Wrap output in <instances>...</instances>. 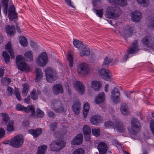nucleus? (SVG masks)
<instances>
[{"mask_svg":"<svg viewBox=\"0 0 154 154\" xmlns=\"http://www.w3.org/2000/svg\"><path fill=\"white\" fill-rule=\"evenodd\" d=\"M48 116L50 118H54L55 116V114L54 112L51 111H49L48 113Z\"/></svg>","mask_w":154,"mask_h":154,"instance_id":"obj_63","label":"nucleus"},{"mask_svg":"<svg viewBox=\"0 0 154 154\" xmlns=\"http://www.w3.org/2000/svg\"><path fill=\"white\" fill-rule=\"evenodd\" d=\"M84 152V149L82 148H79L75 150L73 154H83Z\"/></svg>","mask_w":154,"mask_h":154,"instance_id":"obj_54","label":"nucleus"},{"mask_svg":"<svg viewBox=\"0 0 154 154\" xmlns=\"http://www.w3.org/2000/svg\"><path fill=\"white\" fill-rule=\"evenodd\" d=\"M4 66H1L0 69V78L2 77L4 75Z\"/></svg>","mask_w":154,"mask_h":154,"instance_id":"obj_64","label":"nucleus"},{"mask_svg":"<svg viewBox=\"0 0 154 154\" xmlns=\"http://www.w3.org/2000/svg\"><path fill=\"white\" fill-rule=\"evenodd\" d=\"M6 30L8 35H13L15 32V27L14 25H12L10 27V25H7L6 27Z\"/></svg>","mask_w":154,"mask_h":154,"instance_id":"obj_27","label":"nucleus"},{"mask_svg":"<svg viewBox=\"0 0 154 154\" xmlns=\"http://www.w3.org/2000/svg\"><path fill=\"white\" fill-rule=\"evenodd\" d=\"M23 88L22 93L24 97H25L27 95L29 86L28 84L26 83L23 84Z\"/></svg>","mask_w":154,"mask_h":154,"instance_id":"obj_33","label":"nucleus"},{"mask_svg":"<svg viewBox=\"0 0 154 154\" xmlns=\"http://www.w3.org/2000/svg\"><path fill=\"white\" fill-rule=\"evenodd\" d=\"M47 149V147L45 145L41 146L38 147L37 154H45Z\"/></svg>","mask_w":154,"mask_h":154,"instance_id":"obj_32","label":"nucleus"},{"mask_svg":"<svg viewBox=\"0 0 154 154\" xmlns=\"http://www.w3.org/2000/svg\"><path fill=\"white\" fill-rule=\"evenodd\" d=\"M27 110V112H29L30 111H31V115L33 116H34L35 110L34 106L33 105L28 106Z\"/></svg>","mask_w":154,"mask_h":154,"instance_id":"obj_47","label":"nucleus"},{"mask_svg":"<svg viewBox=\"0 0 154 154\" xmlns=\"http://www.w3.org/2000/svg\"><path fill=\"white\" fill-rule=\"evenodd\" d=\"M15 12V8L13 5H11L8 9V13Z\"/></svg>","mask_w":154,"mask_h":154,"instance_id":"obj_61","label":"nucleus"},{"mask_svg":"<svg viewBox=\"0 0 154 154\" xmlns=\"http://www.w3.org/2000/svg\"><path fill=\"white\" fill-rule=\"evenodd\" d=\"M143 44L154 51V38L149 35H146L142 40Z\"/></svg>","mask_w":154,"mask_h":154,"instance_id":"obj_8","label":"nucleus"},{"mask_svg":"<svg viewBox=\"0 0 154 154\" xmlns=\"http://www.w3.org/2000/svg\"><path fill=\"white\" fill-rule=\"evenodd\" d=\"M36 74L35 80L36 82H39L42 77V72L41 69L38 68H36L35 69Z\"/></svg>","mask_w":154,"mask_h":154,"instance_id":"obj_28","label":"nucleus"},{"mask_svg":"<svg viewBox=\"0 0 154 154\" xmlns=\"http://www.w3.org/2000/svg\"><path fill=\"white\" fill-rule=\"evenodd\" d=\"M83 134H91V129L89 126L87 125H85L83 128Z\"/></svg>","mask_w":154,"mask_h":154,"instance_id":"obj_45","label":"nucleus"},{"mask_svg":"<svg viewBox=\"0 0 154 154\" xmlns=\"http://www.w3.org/2000/svg\"><path fill=\"white\" fill-rule=\"evenodd\" d=\"M92 132L93 134L96 137L99 136L100 134V131L98 129H92Z\"/></svg>","mask_w":154,"mask_h":154,"instance_id":"obj_49","label":"nucleus"},{"mask_svg":"<svg viewBox=\"0 0 154 154\" xmlns=\"http://www.w3.org/2000/svg\"><path fill=\"white\" fill-rule=\"evenodd\" d=\"M13 89L11 87L8 86L7 89L8 94L9 96H11L13 94Z\"/></svg>","mask_w":154,"mask_h":154,"instance_id":"obj_57","label":"nucleus"},{"mask_svg":"<svg viewBox=\"0 0 154 154\" xmlns=\"http://www.w3.org/2000/svg\"><path fill=\"white\" fill-rule=\"evenodd\" d=\"M120 110L122 113L124 115H126L128 111L127 110V106L125 103H122L121 105Z\"/></svg>","mask_w":154,"mask_h":154,"instance_id":"obj_37","label":"nucleus"},{"mask_svg":"<svg viewBox=\"0 0 154 154\" xmlns=\"http://www.w3.org/2000/svg\"><path fill=\"white\" fill-rule=\"evenodd\" d=\"M137 40H134L132 43L130 48L127 50L129 54H134L137 53L139 51L138 46L137 45Z\"/></svg>","mask_w":154,"mask_h":154,"instance_id":"obj_12","label":"nucleus"},{"mask_svg":"<svg viewBox=\"0 0 154 154\" xmlns=\"http://www.w3.org/2000/svg\"><path fill=\"white\" fill-rule=\"evenodd\" d=\"M57 123L55 122L51 124L49 127L50 130L52 131H54L55 128L57 127Z\"/></svg>","mask_w":154,"mask_h":154,"instance_id":"obj_56","label":"nucleus"},{"mask_svg":"<svg viewBox=\"0 0 154 154\" xmlns=\"http://www.w3.org/2000/svg\"><path fill=\"white\" fill-rule=\"evenodd\" d=\"M93 11L100 17H101L103 15V9H100L99 10H97L95 8H93Z\"/></svg>","mask_w":154,"mask_h":154,"instance_id":"obj_41","label":"nucleus"},{"mask_svg":"<svg viewBox=\"0 0 154 154\" xmlns=\"http://www.w3.org/2000/svg\"><path fill=\"white\" fill-rule=\"evenodd\" d=\"M81 48H82V49H79L78 50L81 56H88L89 54L90 51L88 45H84V47Z\"/></svg>","mask_w":154,"mask_h":154,"instance_id":"obj_18","label":"nucleus"},{"mask_svg":"<svg viewBox=\"0 0 154 154\" xmlns=\"http://www.w3.org/2000/svg\"><path fill=\"white\" fill-rule=\"evenodd\" d=\"M97 149L101 154H104L107 150V145L103 142H100L98 144Z\"/></svg>","mask_w":154,"mask_h":154,"instance_id":"obj_17","label":"nucleus"},{"mask_svg":"<svg viewBox=\"0 0 154 154\" xmlns=\"http://www.w3.org/2000/svg\"><path fill=\"white\" fill-rule=\"evenodd\" d=\"M53 91L54 93L56 95H58L59 93L62 94L63 92V88L60 84L55 85L53 86Z\"/></svg>","mask_w":154,"mask_h":154,"instance_id":"obj_22","label":"nucleus"},{"mask_svg":"<svg viewBox=\"0 0 154 154\" xmlns=\"http://www.w3.org/2000/svg\"><path fill=\"white\" fill-rule=\"evenodd\" d=\"M111 98L115 103H118L120 101V93L119 90L116 88H114L112 90Z\"/></svg>","mask_w":154,"mask_h":154,"instance_id":"obj_11","label":"nucleus"},{"mask_svg":"<svg viewBox=\"0 0 154 154\" xmlns=\"http://www.w3.org/2000/svg\"><path fill=\"white\" fill-rule=\"evenodd\" d=\"M10 142V145L14 148H18L21 146L23 142V138L21 134H18L12 138Z\"/></svg>","mask_w":154,"mask_h":154,"instance_id":"obj_7","label":"nucleus"},{"mask_svg":"<svg viewBox=\"0 0 154 154\" xmlns=\"http://www.w3.org/2000/svg\"><path fill=\"white\" fill-rule=\"evenodd\" d=\"M124 30L127 32V36L128 37H130L133 32L132 29L131 27L129 25H127L125 27Z\"/></svg>","mask_w":154,"mask_h":154,"instance_id":"obj_42","label":"nucleus"},{"mask_svg":"<svg viewBox=\"0 0 154 154\" xmlns=\"http://www.w3.org/2000/svg\"><path fill=\"white\" fill-rule=\"evenodd\" d=\"M67 59L69 61V65L70 67L73 66V58L71 54H69L67 56Z\"/></svg>","mask_w":154,"mask_h":154,"instance_id":"obj_53","label":"nucleus"},{"mask_svg":"<svg viewBox=\"0 0 154 154\" xmlns=\"http://www.w3.org/2000/svg\"><path fill=\"white\" fill-rule=\"evenodd\" d=\"M64 108L62 106H59L57 109H54V111L57 112H61L63 111Z\"/></svg>","mask_w":154,"mask_h":154,"instance_id":"obj_59","label":"nucleus"},{"mask_svg":"<svg viewBox=\"0 0 154 154\" xmlns=\"http://www.w3.org/2000/svg\"><path fill=\"white\" fill-rule=\"evenodd\" d=\"M74 87L79 94L82 95L84 94L85 87L82 82L79 81H76Z\"/></svg>","mask_w":154,"mask_h":154,"instance_id":"obj_15","label":"nucleus"},{"mask_svg":"<svg viewBox=\"0 0 154 154\" xmlns=\"http://www.w3.org/2000/svg\"><path fill=\"white\" fill-rule=\"evenodd\" d=\"M9 0H2V5L3 9V12L4 14L6 15L7 13L8 8Z\"/></svg>","mask_w":154,"mask_h":154,"instance_id":"obj_29","label":"nucleus"},{"mask_svg":"<svg viewBox=\"0 0 154 154\" xmlns=\"http://www.w3.org/2000/svg\"><path fill=\"white\" fill-rule=\"evenodd\" d=\"M89 108L90 106L88 103H86L84 104L83 107V113L84 117L85 118H86L87 117Z\"/></svg>","mask_w":154,"mask_h":154,"instance_id":"obj_31","label":"nucleus"},{"mask_svg":"<svg viewBox=\"0 0 154 154\" xmlns=\"http://www.w3.org/2000/svg\"><path fill=\"white\" fill-rule=\"evenodd\" d=\"M14 94L16 96V97L17 100L19 101L20 100L21 97L20 94L19 93V90L18 88H15V91L14 92Z\"/></svg>","mask_w":154,"mask_h":154,"instance_id":"obj_52","label":"nucleus"},{"mask_svg":"<svg viewBox=\"0 0 154 154\" xmlns=\"http://www.w3.org/2000/svg\"><path fill=\"white\" fill-rule=\"evenodd\" d=\"M7 131H11L14 129L13 123L12 122H10L7 125Z\"/></svg>","mask_w":154,"mask_h":154,"instance_id":"obj_50","label":"nucleus"},{"mask_svg":"<svg viewBox=\"0 0 154 154\" xmlns=\"http://www.w3.org/2000/svg\"><path fill=\"white\" fill-rule=\"evenodd\" d=\"M36 116L37 117H42L44 116V112L42 110H41L39 108H38L36 110Z\"/></svg>","mask_w":154,"mask_h":154,"instance_id":"obj_46","label":"nucleus"},{"mask_svg":"<svg viewBox=\"0 0 154 154\" xmlns=\"http://www.w3.org/2000/svg\"><path fill=\"white\" fill-rule=\"evenodd\" d=\"M100 76L106 81L111 80V74L109 70L106 69H101L98 71Z\"/></svg>","mask_w":154,"mask_h":154,"instance_id":"obj_10","label":"nucleus"},{"mask_svg":"<svg viewBox=\"0 0 154 154\" xmlns=\"http://www.w3.org/2000/svg\"><path fill=\"white\" fill-rule=\"evenodd\" d=\"M8 16L10 20H12L17 17V14L15 12L8 13Z\"/></svg>","mask_w":154,"mask_h":154,"instance_id":"obj_51","label":"nucleus"},{"mask_svg":"<svg viewBox=\"0 0 154 154\" xmlns=\"http://www.w3.org/2000/svg\"><path fill=\"white\" fill-rule=\"evenodd\" d=\"M5 133V130L3 128H0V139L4 136Z\"/></svg>","mask_w":154,"mask_h":154,"instance_id":"obj_62","label":"nucleus"},{"mask_svg":"<svg viewBox=\"0 0 154 154\" xmlns=\"http://www.w3.org/2000/svg\"><path fill=\"white\" fill-rule=\"evenodd\" d=\"M108 1L110 3L120 5L121 7L125 6L127 5L126 0H108Z\"/></svg>","mask_w":154,"mask_h":154,"instance_id":"obj_20","label":"nucleus"},{"mask_svg":"<svg viewBox=\"0 0 154 154\" xmlns=\"http://www.w3.org/2000/svg\"><path fill=\"white\" fill-rule=\"evenodd\" d=\"M28 106L27 107H24L22 105L19 104L16 105V109L18 111H22L24 112H27Z\"/></svg>","mask_w":154,"mask_h":154,"instance_id":"obj_36","label":"nucleus"},{"mask_svg":"<svg viewBox=\"0 0 154 154\" xmlns=\"http://www.w3.org/2000/svg\"><path fill=\"white\" fill-rule=\"evenodd\" d=\"M104 100V94L102 92L99 94L95 99V103L97 104L103 103Z\"/></svg>","mask_w":154,"mask_h":154,"instance_id":"obj_25","label":"nucleus"},{"mask_svg":"<svg viewBox=\"0 0 154 154\" xmlns=\"http://www.w3.org/2000/svg\"><path fill=\"white\" fill-rule=\"evenodd\" d=\"M77 69L78 72L80 73L79 70L82 71L83 73L87 75L89 69V66L87 63L85 62L81 63L78 66Z\"/></svg>","mask_w":154,"mask_h":154,"instance_id":"obj_14","label":"nucleus"},{"mask_svg":"<svg viewBox=\"0 0 154 154\" xmlns=\"http://www.w3.org/2000/svg\"><path fill=\"white\" fill-rule=\"evenodd\" d=\"M24 56L26 59L32 60L33 57L32 52L31 51H28L24 54Z\"/></svg>","mask_w":154,"mask_h":154,"instance_id":"obj_38","label":"nucleus"},{"mask_svg":"<svg viewBox=\"0 0 154 154\" xmlns=\"http://www.w3.org/2000/svg\"><path fill=\"white\" fill-rule=\"evenodd\" d=\"M150 127L153 135H154V121H151L150 123Z\"/></svg>","mask_w":154,"mask_h":154,"instance_id":"obj_58","label":"nucleus"},{"mask_svg":"<svg viewBox=\"0 0 154 154\" xmlns=\"http://www.w3.org/2000/svg\"><path fill=\"white\" fill-rule=\"evenodd\" d=\"M91 134H84L85 139L86 141L88 142L90 139Z\"/></svg>","mask_w":154,"mask_h":154,"instance_id":"obj_60","label":"nucleus"},{"mask_svg":"<svg viewBox=\"0 0 154 154\" xmlns=\"http://www.w3.org/2000/svg\"><path fill=\"white\" fill-rule=\"evenodd\" d=\"M121 11L120 9L118 7L109 6L106 9V16L107 18L116 19L119 17V12Z\"/></svg>","mask_w":154,"mask_h":154,"instance_id":"obj_3","label":"nucleus"},{"mask_svg":"<svg viewBox=\"0 0 154 154\" xmlns=\"http://www.w3.org/2000/svg\"><path fill=\"white\" fill-rule=\"evenodd\" d=\"M73 111L76 114H78L80 112L81 104L79 100L76 101L72 106Z\"/></svg>","mask_w":154,"mask_h":154,"instance_id":"obj_21","label":"nucleus"},{"mask_svg":"<svg viewBox=\"0 0 154 154\" xmlns=\"http://www.w3.org/2000/svg\"><path fill=\"white\" fill-rule=\"evenodd\" d=\"M60 132H57L54 134L56 139L51 142L50 144V149L51 151H58L63 148L66 145V143L62 140V137L64 134Z\"/></svg>","mask_w":154,"mask_h":154,"instance_id":"obj_1","label":"nucleus"},{"mask_svg":"<svg viewBox=\"0 0 154 154\" xmlns=\"http://www.w3.org/2000/svg\"><path fill=\"white\" fill-rule=\"evenodd\" d=\"M116 123V126L115 124L110 121L106 122L104 123V125L106 127L112 128L114 129L116 128L117 130L120 133L124 132L125 128L123 122L117 121Z\"/></svg>","mask_w":154,"mask_h":154,"instance_id":"obj_5","label":"nucleus"},{"mask_svg":"<svg viewBox=\"0 0 154 154\" xmlns=\"http://www.w3.org/2000/svg\"><path fill=\"white\" fill-rule=\"evenodd\" d=\"M1 81L2 85L4 86H6L8 85L11 82L10 79L6 77L2 78Z\"/></svg>","mask_w":154,"mask_h":154,"instance_id":"obj_44","label":"nucleus"},{"mask_svg":"<svg viewBox=\"0 0 154 154\" xmlns=\"http://www.w3.org/2000/svg\"><path fill=\"white\" fill-rule=\"evenodd\" d=\"M131 129L128 128V131L131 134L134 136V137H132L133 138L140 140L141 138L138 131H140L141 125L138 119L133 118L131 120Z\"/></svg>","mask_w":154,"mask_h":154,"instance_id":"obj_2","label":"nucleus"},{"mask_svg":"<svg viewBox=\"0 0 154 154\" xmlns=\"http://www.w3.org/2000/svg\"><path fill=\"white\" fill-rule=\"evenodd\" d=\"M1 114L3 119V123L5 125L9 120V116L5 113H1Z\"/></svg>","mask_w":154,"mask_h":154,"instance_id":"obj_39","label":"nucleus"},{"mask_svg":"<svg viewBox=\"0 0 154 154\" xmlns=\"http://www.w3.org/2000/svg\"><path fill=\"white\" fill-rule=\"evenodd\" d=\"M45 74L47 81L50 82H52L57 79L56 72L50 67L45 70Z\"/></svg>","mask_w":154,"mask_h":154,"instance_id":"obj_6","label":"nucleus"},{"mask_svg":"<svg viewBox=\"0 0 154 154\" xmlns=\"http://www.w3.org/2000/svg\"><path fill=\"white\" fill-rule=\"evenodd\" d=\"M101 117L98 115H95L92 116L90 119L91 123L94 125H97L101 122Z\"/></svg>","mask_w":154,"mask_h":154,"instance_id":"obj_19","label":"nucleus"},{"mask_svg":"<svg viewBox=\"0 0 154 154\" xmlns=\"http://www.w3.org/2000/svg\"><path fill=\"white\" fill-rule=\"evenodd\" d=\"M73 43L74 46L76 48H81L84 47V45L82 42L79 40L74 39Z\"/></svg>","mask_w":154,"mask_h":154,"instance_id":"obj_30","label":"nucleus"},{"mask_svg":"<svg viewBox=\"0 0 154 154\" xmlns=\"http://www.w3.org/2000/svg\"><path fill=\"white\" fill-rule=\"evenodd\" d=\"M112 61V59L109 58L108 57H106L103 62V67L105 66H108L109 65H111V63Z\"/></svg>","mask_w":154,"mask_h":154,"instance_id":"obj_35","label":"nucleus"},{"mask_svg":"<svg viewBox=\"0 0 154 154\" xmlns=\"http://www.w3.org/2000/svg\"><path fill=\"white\" fill-rule=\"evenodd\" d=\"M137 2L140 5L144 7H147L149 5V0H137Z\"/></svg>","mask_w":154,"mask_h":154,"instance_id":"obj_40","label":"nucleus"},{"mask_svg":"<svg viewBox=\"0 0 154 154\" xmlns=\"http://www.w3.org/2000/svg\"><path fill=\"white\" fill-rule=\"evenodd\" d=\"M19 42L23 47H26L28 45V43L26 38L24 36H20L19 39Z\"/></svg>","mask_w":154,"mask_h":154,"instance_id":"obj_34","label":"nucleus"},{"mask_svg":"<svg viewBox=\"0 0 154 154\" xmlns=\"http://www.w3.org/2000/svg\"><path fill=\"white\" fill-rule=\"evenodd\" d=\"M42 131L41 128H37L35 130L29 129L28 131V133L32 135L34 137H37L41 134Z\"/></svg>","mask_w":154,"mask_h":154,"instance_id":"obj_24","label":"nucleus"},{"mask_svg":"<svg viewBox=\"0 0 154 154\" xmlns=\"http://www.w3.org/2000/svg\"><path fill=\"white\" fill-rule=\"evenodd\" d=\"M83 140V136L82 134H80L76 135V136L72 140L71 142L72 145H80L82 143Z\"/></svg>","mask_w":154,"mask_h":154,"instance_id":"obj_16","label":"nucleus"},{"mask_svg":"<svg viewBox=\"0 0 154 154\" xmlns=\"http://www.w3.org/2000/svg\"><path fill=\"white\" fill-rule=\"evenodd\" d=\"M23 57L22 55H17L16 57V63L17 68L20 71L29 72L30 68L29 66L25 62H22Z\"/></svg>","mask_w":154,"mask_h":154,"instance_id":"obj_4","label":"nucleus"},{"mask_svg":"<svg viewBox=\"0 0 154 154\" xmlns=\"http://www.w3.org/2000/svg\"><path fill=\"white\" fill-rule=\"evenodd\" d=\"M31 97L32 99L35 100L37 99L38 96L36 94V91L35 89L33 90L30 93Z\"/></svg>","mask_w":154,"mask_h":154,"instance_id":"obj_48","label":"nucleus"},{"mask_svg":"<svg viewBox=\"0 0 154 154\" xmlns=\"http://www.w3.org/2000/svg\"><path fill=\"white\" fill-rule=\"evenodd\" d=\"M112 143L114 145L116 146L117 148L119 147V149L122 148L121 144L119 143V141L116 139L113 140L112 141Z\"/></svg>","mask_w":154,"mask_h":154,"instance_id":"obj_55","label":"nucleus"},{"mask_svg":"<svg viewBox=\"0 0 154 154\" xmlns=\"http://www.w3.org/2000/svg\"><path fill=\"white\" fill-rule=\"evenodd\" d=\"M5 49L8 51L11 58H14V55L12 49L11 44V42H8L5 45Z\"/></svg>","mask_w":154,"mask_h":154,"instance_id":"obj_26","label":"nucleus"},{"mask_svg":"<svg viewBox=\"0 0 154 154\" xmlns=\"http://www.w3.org/2000/svg\"><path fill=\"white\" fill-rule=\"evenodd\" d=\"M2 56L6 63L9 62L10 60V57L7 52L5 51L3 52Z\"/></svg>","mask_w":154,"mask_h":154,"instance_id":"obj_43","label":"nucleus"},{"mask_svg":"<svg viewBox=\"0 0 154 154\" xmlns=\"http://www.w3.org/2000/svg\"><path fill=\"white\" fill-rule=\"evenodd\" d=\"M101 86V83L100 81H93L91 83V87L94 91H98Z\"/></svg>","mask_w":154,"mask_h":154,"instance_id":"obj_23","label":"nucleus"},{"mask_svg":"<svg viewBox=\"0 0 154 154\" xmlns=\"http://www.w3.org/2000/svg\"><path fill=\"white\" fill-rule=\"evenodd\" d=\"M131 20L135 22L140 21L142 17L141 14L139 10L134 11L131 13Z\"/></svg>","mask_w":154,"mask_h":154,"instance_id":"obj_13","label":"nucleus"},{"mask_svg":"<svg viewBox=\"0 0 154 154\" xmlns=\"http://www.w3.org/2000/svg\"><path fill=\"white\" fill-rule=\"evenodd\" d=\"M48 58L47 54L45 52L41 53L38 57L36 61L39 66H44L47 63Z\"/></svg>","mask_w":154,"mask_h":154,"instance_id":"obj_9","label":"nucleus"}]
</instances>
